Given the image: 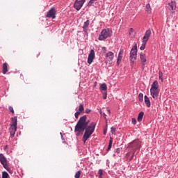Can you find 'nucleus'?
<instances>
[{"label": "nucleus", "instance_id": "obj_1", "mask_svg": "<svg viewBox=\"0 0 178 178\" xmlns=\"http://www.w3.org/2000/svg\"><path fill=\"white\" fill-rule=\"evenodd\" d=\"M97 126L96 122H91L90 125H88V122H87V115H83L80 118L76 125L75 126L74 131L76 133V136H80V134H83L82 140L83 141L84 144L87 140H88L89 137H91V135L94 131H95V127Z\"/></svg>", "mask_w": 178, "mask_h": 178}, {"label": "nucleus", "instance_id": "obj_2", "mask_svg": "<svg viewBox=\"0 0 178 178\" xmlns=\"http://www.w3.org/2000/svg\"><path fill=\"white\" fill-rule=\"evenodd\" d=\"M11 122L10 124V134L11 138L15 137V134H16V130H17V116H14L10 118Z\"/></svg>", "mask_w": 178, "mask_h": 178}, {"label": "nucleus", "instance_id": "obj_3", "mask_svg": "<svg viewBox=\"0 0 178 178\" xmlns=\"http://www.w3.org/2000/svg\"><path fill=\"white\" fill-rule=\"evenodd\" d=\"M111 35H112V30H111L109 28L104 29L99 35L98 40L99 41H105V40H106V38H109Z\"/></svg>", "mask_w": 178, "mask_h": 178}, {"label": "nucleus", "instance_id": "obj_4", "mask_svg": "<svg viewBox=\"0 0 178 178\" xmlns=\"http://www.w3.org/2000/svg\"><path fill=\"white\" fill-rule=\"evenodd\" d=\"M129 59L131 66H133V65H134V62H136V59H137V44H135L134 47L131 49Z\"/></svg>", "mask_w": 178, "mask_h": 178}, {"label": "nucleus", "instance_id": "obj_5", "mask_svg": "<svg viewBox=\"0 0 178 178\" xmlns=\"http://www.w3.org/2000/svg\"><path fill=\"white\" fill-rule=\"evenodd\" d=\"M0 163H1L3 168H4L7 172H10V168H9V165H8V159L3 154H0Z\"/></svg>", "mask_w": 178, "mask_h": 178}, {"label": "nucleus", "instance_id": "obj_6", "mask_svg": "<svg viewBox=\"0 0 178 178\" xmlns=\"http://www.w3.org/2000/svg\"><path fill=\"white\" fill-rule=\"evenodd\" d=\"M129 148H132L134 151H136V149H140V148H141V142L140 140L136 139L129 144Z\"/></svg>", "mask_w": 178, "mask_h": 178}, {"label": "nucleus", "instance_id": "obj_7", "mask_svg": "<svg viewBox=\"0 0 178 178\" xmlns=\"http://www.w3.org/2000/svg\"><path fill=\"white\" fill-rule=\"evenodd\" d=\"M86 3V0H75L74 3V8L76 9V10H80L81 8H83V6Z\"/></svg>", "mask_w": 178, "mask_h": 178}, {"label": "nucleus", "instance_id": "obj_8", "mask_svg": "<svg viewBox=\"0 0 178 178\" xmlns=\"http://www.w3.org/2000/svg\"><path fill=\"white\" fill-rule=\"evenodd\" d=\"M46 17L49 19H56V9L55 8H51L46 15Z\"/></svg>", "mask_w": 178, "mask_h": 178}, {"label": "nucleus", "instance_id": "obj_9", "mask_svg": "<svg viewBox=\"0 0 178 178\" xmlns=\"http://www.w3.org/2000/svg\"><path fill=\"white\" fill-rule=\"evenodd\" d=\"M94 59H95V51L94 49H91L88 57V63L91 65L92 62H94Z\"/></svg>", "mask_w": 178, "mask_h": 178}, {"label": "nucleus", "instance_id": "obj_10", "mask_svg": "<svg viewBox=\"0 0 178 178\" xmlns=\"http://www.w3.org/2000/svg\"><path fill=\"white\" fill-rule=\"evenodd\" d=\"M140 59L142 63V70H144L145 69V65H147V57L145 56V54L140 53Z\"/></svg>", "mask_w": 178, "mask_h": 178}, {"label": "nucleus", "instance_id": "obj_11", "mask_svg": "<svg viewBox=\"0 0 178 178\" xmlns=\"http://www.w3.org/2000/svg\"><path fill=\"white\" fill-rule=\"evenodd\" d=\"M151 34H152V31H151V29H147L145 34H144V36L143 38V40L142 41L143 42H147L148 40H149V38L151 37Z\"/></svg>", "mask_w": 178, "mask_h": 178}, {"label": "nucleus", "instance_id": "obj_12", "mask_svg": "<svg viewBox=\"0 0 178 178\" xmlns=\"http://www.w3.org/2000/svg\"><path fill=\"white\" fill-rule=\"evenodd\" d=\"M150 95L154 99H156V97L159 96V89H150Z\"/></svg>", "mask_w": 178, "mask_h": 178}, {"label": "nucleus", "instance_id": "obj_13", "mask_svg": "<svg viewBox=\"0 0 178 178\" xmlns=\"http://www.w3.org/2000/svg\"><path fill=\"white\" fill-rule=\"evenodd\" d=\"M105 58H106V60H108V62H112V60L114 58L113 52L108 51V53L106 54Z\"/></svg>", "mask_w": 178, "mask_h": 178}, {"label": "nucleus", "instance_id": "obj_14", "mask_svg": "<svg viewBox=\"0 0 178 178\" xmlns=\"http://www.w3.org/2000/svg\"><path fill=\"white\" fill-rule=\"evenodd\" d=\"M123 54H124L123 49H120L117 58L118 66H119V65H120V63L122 62V59L123 58Z\"/></svg>", "mask_w": 178, "mask_h": 178}, {"label": "nucleus", "instance_id": "obj_15", "mask_svg": "<svg viewBox=\"0 0 178 178\" xmlns=\"http://www.w3.org/2000/svg\"><path fill=\"white\" fill-rule=\"evenodd\" d=\"M90 26V20H87L83 23V30L86 34L88 32V26Z\"/></svg>", "mask_w": 178, "mask_h": 178}, {"label": "nucleus", "instance_id": "obj_16", "mask_svg": "<svg viewBox=\"0 0 178 178\" xmlns=\"http://www.w3.org/2000/svg\"><path fill=\"white\" fill-rule=\"evenodd\" d=\"M144 99H145V104L146 106H147V108H150L151 101L149 100V98L147 95H145Z\"/></svg>", "mask_w": 178, "mask_h": 178}, {"label": "nucleus", "instance_id": "obj_17", "mask_svg": "<svg viewBox=\"0 0 178 178\" xmlns=\"http://www.w3.org/2000/svg\"><path fill=\"white\" fill-rule=\"evenodd\" d=\"M159 87V85L158 83V81H154L151 86L150 90H158Z\"/></svg>", "mask_w": 178, "mask_h": 178}, {"label": "nucleus", "instance_id": "obj_18", "mask_svg": "<svg viewBox=\"0 0 178 178\" xmlns=\"http://www.w3.org/2000/svg\"><path fill=\"white\" fill-rule=\"evenodd\" d=\"M168 5L171 8L170 10H176V1H172Z\"/></svg>", "mask_w": 178, "mask_h": 178}, {"label": "nucleus", "instance_id": "obj_19", "mask_svg": "<svg viewBox=\"0 0 178 178\" xmlns=\"http://www.w3.org/2000/svg\"><path fill=\"white\" fill-rule=\"evenodd\" d=\"M8 73V63L3 64V74H6Z\"/></svg>", "mask_w": 178, "mask_h": 178}, {"label": "nucleus", "instance_id": "obj_20", "mask_svg": "<svg viewBox=\"0 0 178 178\" xmlns=\"http://www.w3.org/2000/svg\"><path fill=\"white\" fill-rule=\"evenodd\" d=\"M143 118H144V112L141 111L138 115V122H143Z\"/></svg>", "mask_w": 178, "mask_h": 178}, {"label": "nucleus", "instance_id": "obj_21", "mask_svg": "<svg viewBox=\"0 0 178 178\" xmlns=\"http://www.w3.org/2000/svg\"><path fill=\"white\" fill-rule=\"evenodd\" d=\"M145 10H146L147 13H152L151 5L149 3L146 4Z\"/></svg>", "mask_w": 178, "mask_h": 178}, {"label": "nucleus", "instance_id": "obj_22", "mask_svg": "<svg viewBox=\"0 0 178 178\" xmlns=\"http://www.w3.org/2000/svg\"><path fill=\"white\" fill-rule=\"evenodd\" d=\"M113 143V139L112 138H110L109 143L108 145V147L106 149V151H110L111 148H112V144Z\"/></svg>", "mask_w": 178, "mask_h": 178}, {"label": "nucleus", "instance_id": "obj_23", "mask_svg": "<svg viewBox=\"0 0 178 178\" xmlns=\"http://www.w3.org/2000/svg\"><path fill=\"white\" fill-rule=\"evenodd\" d=\"M100 90H102V91H106V90H108V86H106V83H102L100 86Z\"/></svg>", "mask_w": 178, "mask_h": 178}, {"label": "nucleus", "instance_id": "obj_24", "mask_svg": "<svg viewBox=\"0 0 178 178\" xmlns=\"http://www.w3.org/2000/svg\"><path fill=\"white\" fill-rule=\"evenodd\" d=\"M163 72L162 71L159 72V79L161 80V83H163Z\"/></svg>", "mask_w": 178, "mask_h": 178}, {"label": "nucleus", "instance_id": "obj_25", "mask_svg": "<svg viewBox=\"0 0 178 178\" xmlns=\"http://www.w3.org/2000/svg\"><path fill=\"white\" fill-rule=\"evenodd\" d=\"M145 45H147V42L142 41V45L140 47V51H144V49H145Z\"/></svg>", "mask_w": 178, "mask_h": 178}, {"label": "nucleus", "instance_id": "obj_26", "mask_svg": "<svg viewBox=\"0 0 178 178\" xmlns=\"http://www.w3.org/2000/svg\"><path fill=\"white\" fill-rule=\"evenodd\" d=\"M138 99L140 102H143V101H144V95L143 93H140L138 95Z\"/></svg>", "mask_w": 178, "mask_h": 178}, {"label": "nucleus", "instance_id": "obj_27", "mask_svg": "<svg viewBox=\"0 0 178 178\" xmlns=\"http://www.w3.org/2000/svg\"><path fill=\"white\" fill-rule=\"evenodd\" d=\"M84 111V105L83 104H80L79 106V111L78 112H80V113L81 112H83Z\"/></svg>", "mask_w": 178, "mask_h": 178}, {"label": "nucleus", "instance_id": "obj_28", "mask_svg": "<svg viewBox=\"0 0 178 178\" xmlns=\"http://www.w3.org/2000/svg\"><path fill=\"white\" fill-rule=\"evenodd\" d=\"M9 177V174L6 172H2V178H8Z\"/></svg>", "mask_w": 178, "mask_h": 178}, {"label": "nucleus", "instance_id": "obj_29", "mask_svg": "<svg viewBox=\"0 0 178 178\" xmlns=\"http://www.w3.org/2000/svg\"><path fill=\"white\" fill-rule=\"evenodd\" d=\"M80 176H81V170L76 172L74 177L75 178H80Z\"/></svg>", "mask_w": 178, "mask_h": 178}, {"label": "nucleus", "instance_id": "obj_30", "mask_svg": "<svg viewBox=\"0 0 178 178\" xmlns=\"http://www.w3.org/2000/svg\"><path fill=\"white\" fill-rule=\"evenodd\" d=\"M97 1V0H90L89 2L88 3V6H92V3H94V2Z\"/></svg>", "mask_w": 178, "mask_h": 178}, {"label": "nucleus", "instance_id": "obj_31", "mask_svg": "<svg viewBox=\"0 0 178 178\" xmlns=\"http://www.w3.org/2000/svg\"><path fill=\"white\" fill-rule=\"evenodd\" d=\"M8 109H9L10 112H11V113H13V114L15 113V110H13V106H10L8 107Z\"/></svg>", "mask_w": 178, "mask_h": 178}, {"label": "nucleus", "instance_id": "obj_32", "mask_svg": "<svg viewBox=\"0 0 178 178\" xmlns=\"http://www.w3.org/2000/svg\"><path fill=\"white\" fill-rule=\"evenodd\" d=\"M79 115H80V111H77L74 114V116H75L76 119H79Z\"/></svg>", "mask_w": 178, "mask_h": 178}, {"label": "nucleus", "instance_id": "obj_33", "mask_svg": "<svg viewBox=\"0 0 178 178\" xmlns=\"http://www.w3.org/2000/svg\"><path fill=\"white\" fill-rule=\"evenodd\" d=\"M131 122H132V124H136L137 123V120H136V118H131Z\"/></svg>", "mask_w": 178, "mask_h": 178}, {"label": "nucleus", "instance_id": "obj_34", "mask_svg": "<svg viewBox=\"0 0 178 178\" xmlns=\"http://www.w3.org/2000/svg\"><path fill=\"white\" fill-rule=\"evenodd\" d=\"M111 134H115V133L116 132V128L115 127H111Z\"/></svg>", "mask_w": 178, "mask_h": 178}, {"label": "nucleus", "instance_id": "obj_35", "mask_svg": "<svg viewBox=\"0 0 178 178\" xmlns=\"http://www.w3.org/2000/svg\"><path fill=\"white\" fill-rule=\"evenodd\" d=\"M60 137H61V140H62L63 143H66V140H65V138L63 137L62 132H60Z\"/></svg>", "mask_w": 178, "mask_h": 178}, {"label": "nucleus", "instance_id": "obj_36", "mask_svg": "<svg viewBox=\"0 0 178 178\" xmlns=\"http://www.w3.org/2000/svg\"><path fill=\"white\" fill-rule=\"evenodd\" d=\"M103 170H99V172H98V173H99V177H102V175H103Z\"/></svg>", "mask_w": 178, "mask_h": 178}, {"label": "nucleus", "instance_id": "obj_37", "mask_svg": "<svg viewBox=\"0 0 178 178\" xmlns=\"http://www.w3.org/2000/svg\"><path fill=\"white\" fill-rule=\"evenodd\" d=\"M115 154H120V148H117L115 149Z\"/></svg>", "mask_w": 178, "mask_h": 178}, {"label": "nucleus", "instance_id": "obj_38", "mask_svg": "<svg viewBox=\"0 0 178 178\" xmlns=\"http://www.w3.org/2000/svg\"><path fill=\"white\" fill-rule=\"evenodd\" d=\"M85 112H86V113H90V112H91V110L89 108H86Z\"/></svg>", "mask_w": 178, "mask_h": 178}, {"label": "nucleus", "instance_id": "obj_39", "mask_svg": "<svg viewBox=\"0 0 178 178\" xmlns=\"http://www.w3.org/2000/svg\"><path fill=\"white\" fill-rule=\"evenodd\" d=\"M108 131L107 129H104V135L106 136V131Z\"/></svg>", "mask_w": 178, "mask_h": 178}, {"label": "nucleus", "instance_id": "obj_40", "mask_svg": "<svg viewBox=\"0 0 178 178\" xmlns=\"http://www.w3.org/2000/svg\"><path fill=\"white\" fill-rule=\"evenodd\" d=\"M106 97H107V95H106V93H105V94L103 95V99H106Z\"/></svg>", "mask_w": 178, "mask_h": 178}, {"label": "nucleus", "instance_id": "obj_41", "mask_svg": "<svg viewBox=\"0 0 178 178\" xmlns=\"http://www.w3.org/2000/svg\"><path fill=\"white\" fill-rule=\"evenodd\" d=\"M108 115H111V110H107Z\"/></svg>", "mask_w": 178, "mask_h": 178}, {"label": "nucleus", "instance_id": "obj_42", "mask_svg": "<svg viewBox=\"0 0 178 178\" xmlns=\"http://www.w3.org/2000/svg\"><path fill=\"white\" fill-rule=\"evenodd\" d=\"M134 158V154H132V156H131V160L133 159Z\"/></svg>", "mask_w": 178, "mask_h": 178}, {"label": "nucleus", "instance_id": "obj_43", "mask_svg": "<svg viewBox=\"0 0 178 178\" xmlns=\"http://www.w3.org/2000/svg\"><path fill=\"white\" fill-rule=\"evenodd\" d=\"M130 31H131V33H133V28L130 29Z\"/></svg>", "mask_w": 178, "mask_h": 178}, {"label": "nucleus", "instance_id": "obj_44", "mask_svg": "<svg viewBox=\"0 0 178 178\" xmlns=\"http://www.w3.org/2000/svg\"><path fill=\"white\" fill-rule=\"evenodd\" d=\"M6 148H8V145L5 146L4 149H6Z\"/></svg>", "mask_w": 178, "mask_h": 178}, {"label": "nucleus", "instance_id": "obj_45", "mask_svg": "<svg viewBox=\"0 0 178 178\" xmlns=\"http://www.w3.org/2000/svg\"><path fill=\"white\" fill-rule=\"evenodd\" d=\"M127 155H129V153H127Z\"/></svg>", "mask_w": 178, "mask_h": 178}]
</instances>
